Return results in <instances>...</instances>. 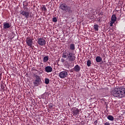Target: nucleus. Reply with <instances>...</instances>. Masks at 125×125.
Returning <instances> with one entry per match:
<instances>
[{
	"label": "nucleus",
	"instance_id": "4be33fe9",
	"mask_svg": "<svg viewBox=\"0 0 125 125\" xmlns=\"http://www.w3.org/2000/svg\"><path fill=\"white\" fill-rule=\"evenodd\" d=\"M44 81L45 83H46V84H48L49 83V79H48V78H45Z\"/></svg>",
	"mask_w": 125,
	"mask_h": 125
},
{
	"label": "nucleus",
	"instance_id": "6ab92c4d",
	"mask_svg": "<svg viewBox=\"0 0 125 125\" xmlns=\"http://www.w3.org/2000/svg\"><path fill=\"white\" fill-rule=\"evenodd\" d=\"M99 28V25L98 24H95L94 25V29L95 31H98Z\"/></svg>",
	"mask_w": 125,
	"mask_h": 125
},
{
	"label": "nucleus",
	"instance_id": "393cba45",
	"mask_svg": "<svg viewBox=\"0 0 125 125\" xmlns=\"http://www.w3.org/2000/svg\"><path fill=\"white\" fill-rule=\"evenodd\" d=\"M104 125H110V124L108 122L104 123Z\"/></svg>",
	"mask_w": 125,
	"mask_h": 125
},
{
	"label": "nucleus",
	"instance_id": "b1692460",
	"mask_svg": "<svg viewBox=\"0 0 125 125\" xmlns=\"http://www.w3.org/2000/svg\"><path fill=\"white\" fill-rule=\"evenodd\" d=\"M61 62H62V63H64V62H65V60H64V59L62 58L61 59Z\"/></svg>",
	"mask_w": 125,
	"mask_h": 125
},
{
	"label": "nucleus",
	"instance_id": "9d476101",
	"mask_svg": "<svg viewBox=\"0 0 125 125\" xmlns=\"http://www.w3.org/2000/svg\"><path fill=\"white\" fill-rule=\"evenodd\" d=\"M72 112L73 113L74 116H78L80 114V110L78 108H73L72 109Z\"/></svg>",
	"mask_w": 125,
	"mask_h": 125
},
{
	"label": "nucleus",
	"instance_id": "6e6552de",
	"mask_svg": "<svg viewBox=\"0 0 125 125\" xmlns=\"http://www.w3.org/2000/svg\"><path fill=\"white\" fill-rule=\"evenodd\" d=\"M33 40L31 38H27L26 41V44H27L28 46H29V47H32V45H33Z\"/></svg>",
	"mask_w": 125,
	"mask_h": 125
},
{
	"label": "nucleus",
	"instance_id": "423d86ee",
	"mask_svg": "<svg viewBox=\"0 0 125 125\" xmlns=\"http://www.w3.org/2000/svg\"><path fill=\"white\" fill-rule=\"evenodd\" d=\"M35 77L36 78L35 81L33 83L34 85H36L38 86L39 84H40V83H41V78H40V76L38 75H35Z\"/></svg>",
	"mask_w": 125,
	"mask_h": 125
},
{
	"label": "nucleus",
	"instance_id": "aec40b11",
	"mask_svg": "<svg viewBox=\"0 0 125 125\" xmlns=\"http://www.w3.org/2000/svg\"><path fill=\"white\" fill-rule=\"evenodd\" d=\"M41 10H42V11H43V12H45L46 11H47V9H46L45 6H43V7H42L41 8Z\"/></svg>",
	"mask_w": 125,
	"mask_h": 125
},
{
	"label": "nucleus",
	"instance_id": "f03ea898",
	"mask_svg": "<svg viewBox=\"0 0 125 125\" xmlns=\"http://www.w3.org/2000/svg\"><path fill=\"white\" fill-rule=\"evenodd\" d=\"M62 57L63 58H67L68 62L71 64L75 61L76 60V56H75V54L71 52L64 53L62 55Z\"/></svg>",
	"mask_w": 125,
	"mask_h": 125
},
{
	"label": "nucleus",
	"instance_id": "ddd939ff",
	"mask_svg": "<svg viewBox=\"0 0 125 125\" xmlns=\"http://www.w3.org/2000/svg\"><path fill=\"white\" fill-rule=\"evenodd\" d=\"M69 49L70 50H71V51H74L76 49V47L75 46V44L71 43L69 46Z\"/></svg>",
	"mask_w": 125,
	"mask_h": 125
},
{
	"label": "nucleus",
	"instance_id": "c85d7f7f",
	"mask_svg": "<svg viewBox=\"0 0 125 125\" xmlns=\"http://www.w3.org/2000/svg\"><path fill=\"white\" fill-rule=\"evenodd\" d=\"M66 63L67 64H65V65H67V66H69V63H68L67 62H66Z\"/></svg>",
	"mask_w": 125,
	"mask_h": 125
},
{
	"label": "nucleus",
	"instance_id": "dca6fc26",
	"mask_svg": "<svg viewBox=\"0 0 125 125\" xmlns=\"http://www.w3.org/2000/svg\"><path fill=\"white\" fill-rule=\"evenodd\" d=\"M49 60V58H48V56H46L44 57L43 59V61L44 62V63H46V62H47Z\"/></svg>",
	"mask_w": 125,
	"mask_h": 125
},
{
	"label": "nucleus",
	"instance_id": "f8f14e48",
	"mask_svg": "<svg viewBox=\"0 0 125 125\" xmlns=\"http://www.w3.org/2000/svg\"><path fill=\"white\" fill-rule=\"evenodd\" d=\"M45 71L46 73H51L52 72V67L50 66H47L45 67Z\"/></svg>",
	"mask_w": 125,
	"mask_h": 125
},
{
	"label": "nucleus",
	"instance_id": "39448f33",
	"mask_svg": "<svg viewBox=\"0 0 125 125\" xmlns=\"http://www.w3.org/2000/svg\"><path fill=\"white\" fill-rule=\"evenodd\" d=\"M67 76H68V72L67 71H62L59 74V77H60L61 79H64V78H67Z\"/></svg>",
	"mask_w": 125,
	"mask_h": 125
},
{
	"label": "nucleus",
	"instance_id": "2eb2a0df",
	"mask_svg": "<svg viewBox=\"0 0 125 125\" xmlns=\"http://www.w3.org/2000/svg\"><path fill=\"white\" fill-rule=\"evenodd\" d=\"M96 61L97 63H99L100 62H101L102 61V58L100 56H97L96 58Z\"/></svg>",
	"mask_w": 125,
	"mask_h": 125
},
{
	"label": "nucleus",
	"instance_id": "a878e982",
	"mask_svg": "<svg viewBox=\"0 0 125 125\" xmlns=\"http://www.w3.org/2000/svg\"><path fill=\"white\" fill-rule=\"evenodd\" d=\"M1 73H0V82L1 81Z\"/></svg>",
	"mask_w": 125,
	"mask_h": 125
},
{
	"label": "nucleus",
	"instance_id": "4468645a",
	"mask_svg": "<svg viewBox=\"0 0 125 125\" xmlns=\"http://www.w3.org/2000/svg\"><path fill=\"white\" fill-rule=\"evenodd\" d=\"M73 70L75 72H80V71H81V67H80V66L77 64L75 66H74Z\"/></svg>",
	"mask_w": 125,
	"mask_h": 125
},
{
	"label": "nucleus",
	"instance_id": "412c9836",
	"mask_svg": "<svg viewBox=\"0 0 125 125\" xmlns=\"http://www.w3.org/2000/svg\"><path fill=\"white\" fill-rule=\"evenodd\" d=\"M90 65H91V61L90 60H88L87 61V66L90 67Z\"/></svg>",
	"mask_w": 125,
	"mask_h": 125
},
{
	"label": "nucleus",
	"instance_id": "a211bd4d",
	"mask_svg": "<svg viewBox=\"0 0 125 125\" xmlns=\"http://www.w3.org/2000/svg\"><path fill=\"white\" fill-rule=\"evenodd\" d=\"M66 10H67V11H68V12L69 13H72V9L71 8V7H70V6H67L66 7Z\"/></svg>",
	"mask_w": 125,
	"mask_h": 125
},
{
	"label": "nucleus",
	"instance_id": "20e7f679",
	"mask_svg": "<svg viewBox=\"0 0 125 125\" xmlns=\"http://www.w3.org/2000/svg\"><path fill=\"white\" fill-rule=\"evenodd\" d=\"M38 44L41 45V46H43V45H45V43H46V41L43 38H40L38 39V41L37 42Z\"/></svg>",
	"mask_w": 125,
	"mask_h": 125
},
{
	"label": "nucleus",
	"instance_id": "9b49d317",
	"mask_svg": "<svg viewBox=\"0 0 125 125\" xmlns=\"http://www.w3.org/2000/svg\"><path fill=\"white\" fill-rule=\"evenodd\" d=\"M67 5L65 4H62L59 6V8L63 10L64 11H67Z\"/></svg>",
	"mask_w": 125,
	"mask_h": 125
},
{
	"label": "nucleus",
	"instance_id": "1a4fd4ad",
	"mask_svg": "<svg viewBox=\"0 0 125 125\" xmlns=\"http://www.w3.org/2000/svg\"><path fill=\"white\" fill-rule=\"evenodd\" d=\"M11 27V24L7 22H4L3 23V29H9Z\"/></svg>",
	"mask_w": 125,
	"mask_h": 125
},
{
	"label": "nucleus",
	"instance_id": "bb28decb",
	"mask_svg": "<svg viewBox=\"0 0 125 125\" xmlns=\"http://www.w3.org/2000/svg\"><path fill=\"white\" fill-rule=\"evenodd\" d=\"M93 18H94V17H92V16H91V17H90V19H91V20H92V19H93Z\"/></svg>",
	"mask_w": 125,
	"mask_h": 125
},
{
	"label": "nucleus",
	"instance_id": "0eeeda50",
	"mask_svg": "<svg viewBox=\"0 0 125 125\" xmlns=\"http://www.w3.org/2000/svg\"><path fill=\"white\" fill-rule=\"evenodd\" d=\"M117 20V17H116V15H112L110 22V26L112 27L113 24L116 22Z\"/></svg>",
	"mask_w": 125,
	"mask_h": 125
},
{
	"label": "nucleus",
	"instance_id": "5701e85b",
	"mask_svg": "<svg viewBox=\"0 0 125 125\" xmlns=\"http://www.w3.org/2000/svg\"><path fill=\"white\" fill-rule=\"evenodd\" d=\"M57 21H58L57 20V18H56V17L53 18V19H52L53 22H57Z\"/></svg>",
	"mask_w": 125,
	"mask_h": 125
},
{
	"label": "nucleus",
	"instance_id": "cd10ccee",
	"mask_svg": "<svg viewBox=\"0 0 125 125\" xmlns=\"http://www.w3.org/2000/svg\"><path fill=\"white\" fill-rule=\"evenodd\" d=\"M45 95V94L42 95V97H43V98H44V96Z\"/></svg>",
	"mask_w": 125,
	"mask_h": 125
},
{
	"label": "nucleus",
	"instance_id": "f257e3e1",
	"mask_svg": "<svg viewBox=\"0 0 125 125\" xmlns=\"http://www.w3.org/2000/svg\"><path fill=\"white\" fill-rule=\"evenodd\" d=\"M111 94L114 97H117L118 98H123V97H125V88L124 87L115 88L111 92Z\"/></svg>",
	"mask_w": 125,
	"mask_h": 125
},
{
	"label": "nucleus",
	"instance_id": "7ed1b4c3",
	"mask_svg": "<svg viewBox=\"0 0 125 125\" xmlns=\"http://www.w3.org/2000/svg\"><path fill=\"white\" fill-rule=\"evenodd\" d=\"M21 14L26 18V19H28L29 17H31V13L29 10H23L21 12Z\"/></svg>",
	"mask_w": 125,
	"mask_h": 125
},
{
	"label": "nucleus",
	"instance_id": "f3484780",
	"mask_svg": "<svg viewBox=\"0 0 125 125\" xmlns=\"http://www.w3.org/2000/svg\"><path fill=\"white\" fill-rule=\"evenodd\" d=\"M107 119L109 120V121H114L115 120V118H114V117L112 115H109L107 116Z\"/></svg>",
	"mask_w": 125,
	"mask_h": 125
}]
</instances>
